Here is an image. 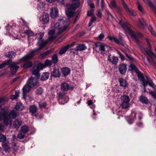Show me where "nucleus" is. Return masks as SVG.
<instances>
[{
  "label": "nucleus",
  "mask_w": 156,
  "mask_h": 156,
  "mask_svg": "<svg viewBox=\"0 0 156 156\" xmlns=\"http://www.w3.org/2000/svg\"><path fill=\"white\" fill-rule=\"evenodd\" d=\"M0 120L3 121V122L6 126L11 125L12 120L8 115V111L3 108L0 112Z\"/></svg>",
  "instance_id": "obj_1"
},
{
  "label": "nucleus",
  "mask_w": 156,
  "mask_h": 156,
  "mask_svg": "<svg viewBox=\"0 0 156 156\" xmlns=\"http://www.w3.org/2000/svg\"><path fill=\"white\" fill-rule=\"evenodd\" d=\"M126 32L128 33L131 37L134 38L136 41L137 44H139L140 42L138 40V38H142L143 37V34L141 33H135L133 31V30H125Z\"/></svg>",
  "instance_id": "obj_2"
},
{
  "label": "nucleus",
  "mask_w": 156,
  "mask_h": 156,
  "mask_svg": "<svg viewBox=\"0 0 156 156\" xmlns=\"http://www.w3.org/2000/svg\"><path fill=\"white\" fill-rule=\"evenodd\" d=\"M37 68V69L33 70L32 72V74L36 76L37 78H39L40 77V73L39 71L42 69L43 68L45 67L44 64L41 63H39L35 66Z\"/></svg>",
  "instance_id": "obj_3"
},
{
  "label": "nucleus",
  "mask_w": 156,
  "mask_h": 156,
  "mask_svg": "<svg viewBox=\"0 0 156 156\" xmlns=\"http://www.w3.org/2000/svg\"><path fill=\"white\" fill-rule=\"evenodd\" d=\"M35 52H36L34 50L31 51L27 55H25L20 59V61L27 62L28 61L31 59L34 56V53Z\"/></svg>",
  "instance_id": "obj_4"
},
{
  "label": "nucleus",
  "mask_w": 156,
  "mask_h": 156,
  "mask_svg": "<svg viewBox=\"0 0 156 156\" xmlns=\"http://www.w3.org/2000/svg\"><path fill=\"white\" fill-rule=\"evenodd\" d=\"M127 65L126 63L122 62L120 64L119 66V73L123 75H124L126 72Z\"/></svg>",
  "instance_id": "obj_5"
},
{
  "label": "nucleus",
  "mask_w": 156,
  "mask_h": 156,
  "mask_svg": "<svg viewBox=\"0 0 156 156\" xmlns=\"http://www.w3.org/2000/svg\"><path fill=\"white\" fill-rule=\"evenodd\" d=\"M74 87L73 86H70L66 83H62L60 86L61 90L64 91H67L68 90H72Z\"/></svg>",
  "instance_id": "obj_6"
},
{
  "label": "nucleus",
  "mask_w": 156,
  "mask_h": 156,
  "mask_svg": "<svg viewBox=\"0 0 156 156\" xmlns=\"http://www.w3.org/2000/svg\"><path fill=\"white\" fill-rule=\"evenodd\" d=\"M19 64V62H13L9 67L12 74H14L16 73L19 68V66L17 65Z\"/></svg>",
  "instance_id": "obj_7"
},
{
  "label": "nucleus",
  "mask_w": 156,
  "mask_h": 156,
  "mask_svg": "<svg viewBox=\"0 0 156 156\" xmlns=\"http://www.w3.org/2000/svg\"><path fill=\"white\" fill-rule=\"evenodd\" d=\"M138 79L140 81L142 82L144 89V90H146V87L147 86V83H146V80H145V78L143 76L142 73L139 70L138 72L136 73Z\"/></svg>",
  "instance_id": "obj_8"
},
{
  "label": "nucleus",
  "mask_w": 156,
  "mask_h": 156,
  "mask_svg": "<svg viewBox=\"0 0 156 156\" xmlns=\"http://www.w3.org/2000/svg\"><path fill=\"white\" fill-rule=\"evenodd\" d=\"M41 22L43 24H46L49 22V16L48 13L46 12H43L41 17Z\"/></svg>",
  "instance_id": "obj_9"
},
{
  "label": "nucleus",
  "mask_w": 156,
  "mask_h": 156,
  "mask_svg": "<svg viewBox=\"0 0 156 156\" xmlns=\"http://www.w3.org/2000/svg\"><path fill=\"white\" fill-rule=\"evenodd\" d=\"M64 91H59L57 92V95L58 98V102L60 104H64L65 102H62V100L65 98L66 93L63 92Z\"/></svg>",
  "instance_id": "obj_10"
},
{
  "label": "nucleus",
  "mask_w": 156,
  "mask_h": 156,
  "mask_svg": "<svg viewBox=\"0 0 156 156\" xmlns=\"http://www.w3.org/2000/svg\"><path fill=\"white\" fill-rule=\"evenodd\" d=\"M122 1L123 6L126 11L130 13L132 16H136V12L128 7L127 5L125 2L124 0H122Z\"/></svg>",
  "instance_id": "obj_11"
},
{
  "label": "nucleus",
  "mask_w": 156,
  "mask_h": 156,
  "mask_svg": "<svg viewBox=\"0 0 156 156\" xmlns=\"http://www.w3.org/2000/svg\"><path fill=\"white\" fill-rule=\"evenodd\" d=\"M27 83L31 87H33L36 85L37 84V79L31 77L29 78Z\"/></svg>",
  "instance_id": "obj_12"
},
{
  "label": "nucleus",
  "mask_w": 156,
  "mask_h": 156,
  "mask_svg": "<svg viewBox=\"0 0 156 156\" xmlns=\"http://www.w3.org/2000/svg\"><path fill=\"white\" fill-rule=\"evenodd\" d=\"M111 55L110 54L108 57V60L112 64L115 65H116L118 62L119 59L117 57L115 56H111Z\"/></svg>",
  "instance_id": "obj_13"
},
{
  "label": "nucleus",
  "mask_w": 156,
  "mask_h": 156,
  "mask_svg": "<svg viewBox=\"0 0 156 156\" xmlns=\"http://www.w3.org/2000/svg\"><path fill=\"white\" fill-rule=\"evenodd\" d=\"M58 14V10L56 7L51 8L50 9V16L53 19L55 18Z\"/></svg>",
  "instance_id": "obj_14"
},
{
  "label": "nucleus",
  "mask_w": 156,
  "mask_h": 156,
  "mask_svg": "<svg viewBox=\"0 0 156 156\" xmlns=\"http://www.w3.org/2000/svg\"><path fill=\"white\" fill-rule=\"evenodd\" d=\"M14 109L11 110L8 115L9 118L12 119H14L19 116V113Z\"/></svg>",
  "instance_id": "obj_15"
},
{
  "label": "nucleus",
  "mask_w": 156,
  "mask_h": 156,
  "mask_svg": "<svg viewBox=\"0 0 156 156\" xmlns=\"http://www.w3.org/2000/svg\"><path fill=\"white\" fill-rule=\"evenodd\" d=\"M51 77L59 78L60 76V73L58 69H54L53 71L51 73Z\"/></svg>",
  "instance_id": "obj_16"
},
{
  "label": "nucleus",
  "mask_w": 156,
  "mask_h": 156,
  "mask_svg": "<svg viewBox=\"0 0 156 156\" xmlns=\"http://www.w3.org/2000/svg\"><path fill=\"white\" fill-rule=\"evenodd\" d=\"M30 112L32 113V115L35 117L37 116V108L35 105H31L29 108Z\"/></svg>",
  "instance_id": "obj_17"
},
{
  "label": "nucleus",
  "mask_w": 156,
  "mask_h": 156,
  "mask_svg": "<svg viewBox=\"0 0 156 156\" xmlns=\"http://www.w3.org/2000/svg\"><path fill=\"white\" fill-rule=\"evenodd\" d=\"M119 82L120 83V86L124 88L128 87V83L127 81L124 79L120 78L118 79Z\"/></svg>",
  "instance_id": "obj_18"
},
{
  "label": "nucleus",
  "mask_w": 156,
  "mask_h": 156,
  "mask_svg": "<svg viewBox=\"0 0 156 156\" xmlns=\"http://www.w3.org/2000/svg\"><path fill=\"white\" fill-rule=\"evenodd\" d=\"M109 47L104 44L101 43L100 44L99 46V50L100 51L101 53L102 54L105 53L108 51L106 50L107 48H108Z\"/></svg>",
  "instance_id": "obj_19"
},
{
  "label": "nucleus",
  "mask_w": 156,
  "mask_h": 156,
  "mask_svg": "<svg viewBox=\"0 0 156 156\" xmlns=\"http://www.w3.org/2000/svg\"><path fill=\"white\" fill-rule=\"evenodd\" d=\"M119 24L122 26L124 29H131L132 28L130 25L127 22H123L122 20L119 22Z\"/></svg>",
  "instance_id": "obj_20"
},
{
  "label": "nucleus",
  "mask_w": 156,
  "mask_h": 156,
  "mask_svg": "<svg viewBox=\"0 0 156 156\" xmlns=\"http://www.w3.org/2000/svg\"><path fill=\"white\" fill-rule=\"evenodd\" d=\"M61 71L64 76H66L69 75L71 71L70 69L66 67L62 68L61 69Z\"/></svg>",
  "instance_id": "obj_21"
},
{
  "label": "nucleus",
  "mask_w": 156,
  "mask_h": 156,
  "mask_svg": "<svg viewBox=\"0 0 156 156\" xmlns=\"http://www.w3.org/2000/svg\"><path fill=\"white\" fill-rule=\"evenodd\" d=\"M18 22L20 24V26H24V29L29 28L27 23L23 18H21L18 19Z\"/></svg>",
  "instance_id": "obj_22"
},
{
  "label": "nucleus",
  "mask_w": 156,
  "mask_h": 156,
  "mask_svg": "<svg viewBox=\"0 0 156 156\" xmlns=\"http://www.w3.org/2000/svg\"><path fill=\"white\" fill-rule=\"evenodd\" d=\"M87 47L84 44H79L74 49L75 51H81L86 50Z\"/></svg>",
  "instance_id": "obj_23"
},
{
  "label": "nucleus",
  "mask_w": 156,
  "mask_h": 156,
  "mask_svg": "<svg viewBox=\"0 0 156 156\" xmlns=\"http://www.w3.org/2000/svg\"><path fill=\"white\" fill-rule=\"evenodd\" d=\"M128 70L134 71L136 73L138 72L139 70L135 65L130 63L128 68Z\"/></svg>",
  "instance_id": "obj_24"
},
{
  "label": "nucleus",
  "mask_w": 156,
  "mask_h": 156,
  "mask_svg": "<svg viewBox=\"0 0 156 156\" xmlns=\"http://www.w3.org/2000/svg\"><path fill=\"white\" fill-rule=\"evenodd\" d=\"M24 108L23 105L21 102H18L15 105L14 109L16 111H20L22 110Z\"/></svg>",
  "instance_id": "obj_25"
},
{
  "label": "nucleus",
  "mask_w": 156,
  "mask_h": 156,
  "mask_svg": "<svg viewBox=\"0 0 156 156\" xmlns=\"http://www.w3.org/2000/svg\"><path fill=\"white\" fill-rule=\"evenodd\" d=\"M109 39L112 41H114L116 43L119 44H122L119 40H118L114 36H109L108 37Z\"/></svg>",
  "instance_id": "obj_26"
},
{
  "label": "nucleus",
  "mask_w": 156,
  "mask_h": 156,
  "mask_svg": "<svg viewBox=\"0 0 156 156\" xmlns=\"http://www.w3.org/2000/svg\"><path fill=\"white\" fill-rule=\"evenodd\" d=\"M49 74V73L48 72L43 73L41 76L40 80L44 81L47 80L48 78Z\"/></svg>",
  "instance_id": "obj_27"
},
{
  "label": "nucleus",
  "mask_w": 156,
  "mask_h": 156,
  "mask_svg": "<svg viewBox=\"0 0 156 156\" xmlns=\"http://www.w3.org/2000/svg\"><path fill=\"white\" fill-rule=\"evenodd\" d=\"M74 1L76 2L75 3H72L70 5V8L72 9H74L78 7L80 4V2L79 0H76Z\"/></svg>",
  "instance_id": "obj_28"
},
{
  "label": "nucleus",
  "mask_w": 156,
  "mask_h": 156,
  "mask_svg": "<svg viewBox=\"0 0 156 156\" xmlns=\"http://www.w3.org/2000/svg\"><path fill=\"white\" fill-rule=\"evenodd\" d=\"M22 121L20 119H16L13 122V126L15 128H18L22 124Z\"/></svg>",
  "instance_id": "obj_29"
},
{
  "label": "nucleus",
  "mask_w": 156,
  "mask_h": 156,
  "mask_svg": "<svg viewBox=\"0 0 156 156\" xmlns=\"http://www.w3.org/2000/svg\"><path fill=\"white\" fill-rule=\"evenodd\" d=\"M48 41H43L40 44V46L37 49H34V51L36 52L37 51L40 50L42 48H44L48 43Z\"/></svg>",
  "instance_id": "obj_30"
},
{
  "label": "nucleus",
  "mask_w": 156,
  "mask_h": 156,
  "mask_svg": "<svg viewBox=\"0 0 156 156\" xmlns=\"http://www.w3.org/2000/svg\"><path fill=\"white\" fill-rule=\"evenodd\" d=\"M31 88V87H30L29 85L26 83V84L23 88V93L28 92L30 90Z\"/></svg>",
  "instance_id": "obj_31"
},
{
  "label": "nucleus",
  "mask_w": 156,
  "mask_h": 156,
  "mask_svg": "<svg viewBox=\"0 0 156 156\" xmlns=\"http://www.w3.org/2000/svg\"><path fill=\"white\" fill-rule=\"evenodd\" d=\"M44 89L41 87H38L36 89L35 93L37 95H41L44 93Z\"/></svg>",
  "instance_id": "obj_32"
},
{
  "label": "nucleus",
  "mask_w": 156,
  "mask_h": 156,
  "mask_svg": "<svg viewBox=\"0 0 156 156\" xmlns=\"http://www.w3.org/2000/svg\"><path fill=\"white\" fill-rule=\"evenodd\" d=\"M121 102H129L130 99L129 96L124 94L122 95L121 96Z\"/></svg>",
  "instance_id": "obj_33"
},
{
  "label": "nucleus",
  "mask_w": 156,
  "mask_h": 156,
  "mask_svg": "<svg viewBox=\"0 0 156 156\" xmlns=\"http://www.w3.org/2000/svg\"><path fill=\"white\" fill-rule=\"evenodd\" d=\"M140 101L143 103L147 104L148 103V101L147 98L144 96H141L140 98Z\"/></svg>",
  "instance_id": "obj_34"
},
{
  "label": "nucleus",
  "mask_w": 156,
  "mask_h": 156,
  "mask_svg": "<svg viewBox=\"0 0 156 156\" xmlns=\"http://www.w3.org/2000/svg\"><path fill=\"white\" fill-rule=\"evenodd\" d=\"M146 77L147 80V81L146 80V83H147V85L148 84L149 86H150L151 87L153 88H154V84L153 83L152 80L150 78H149L147 76H146Z\"/></svg>",
  "instance_id": "obj_35"
},
{
  "label": "nucleus",
  "mask_w": 156,
  "mask_h": 156,
  "mask_svg": "<svg viewBox=\"0 0 156 156\" xmlns=\"http://www.w3.org/2000/svg\"><path fill=\"white\" fill-rule=\"evenodd\" d=\"M33 65V63L31 61H28L24 63L22 66V67L24 69H27L30 68Z\"/></svg>",
  "instance_id": "obj_36"
},
{
  "label": "nucleus",
  "mask_w": 156,
  "mask_h": 156,
  "mask_svg": "<svg viewBox=\"0 0 156 156\" xmlns=\"http://www.w3.org/2000/svg\"><path fill=\"white\" fill-rule=\"evenodd\" d=\"M69 49L67 45L62 48H61L60 50L59 51V54L60 55H62L65 53Z\"/></svg>",
  "instance_id": "obj_37"
},
{
  "label": "nucleus",
  "mask_w": 156,
  "mask_h": 156,
  "mask_svg": "<svg viewBox=\"0 0 156 156\" xmlns=\"http://www.w3.org/2000/svg\"><path fill=\"white\" fill-rule=\"evenodd\" d=\"M51 61L52 63L55 64L57 63L58 61V57L56 54H54L51 57Z\"/></svg>",
  "instance_id": "obj_38"
},
{
  "label": "nucleus",
  "mask_w": 156,
  "mask_h": 156,
  "mask_svg": "<svg viewBox=\"0 0 156 156\" xmlns=\"http://www.w3.org/2000/svg\"><path fill=\"white\" fill-rule=\"evenodd\" d=\"M16 54L13 51H9L6 55V56L10 58H13L15 57Z\"/></svg>",
  "instance_id": "obj_39"
},
{
  "label": "nucleus",
  "mask_w": 156,
  "mask_h": 156,
  "mask_svg": "<svg viewBox=\"0 0 156 156\" xmlns=\"http://www.w3.org/2000/svg\"><path fill=\"white\" fill-rule=\"evenodd\" d=\"M29 130V127L27 126H23L21 127L20 131L25 133L28 132Z\"/></svg>",
  "instance_id": "obj_40"
},
{
  "label": "nucleus",
  "mask_w": 156,
  "mask_h": 156,
  "mask_svg": "<svg viewBox=\"0 0 156 156\" xmlns=\"http://www.w3.org/2000/svg\"><path fill=\"white\" fill-rule=\"evenodd\" d=\"M66 13L69 18L72 17L74 13L73 11L69 9H68L67 10H66Z\"/></svg>",
  "instance_id": "obj_41"
},
{
  "label": "nucleus",
  "mask_w": 156,
  "mask_h": 156,
  "mask_svg": "<svg viewBox=\"0 0 156 156\" xmlns=\"http://www.w3.org/2000/svg\"><path fill=\"white\" fill-rule=\"evenodd\" d=\"M51 25L52 27L54 26L55 29H62L58 23H55L54 22H52L51 23Z\"/></svg>",
  "instance_id": "obj_42"
},
{
  "label": "nucleus",
  "mask_w": 156,
  "mask_h": 156,
  "mask_svg": "<svg viewBox=\"0 0 156 156\" xmlns=\"http://www.w3.org/2000/svg\"><path fill=\"white\" fill-rule=\"evenodd\" d=\"M129 102H122L121 106L122 108L124 109H127L129 107Z\"/></svg>",
  "instance_id": "obj_43"
},
{
  "label": "nucleus",
  "mask_w": 156,
  "mask_h": 156,
  "mask_svg": "<svg viewBox=\"0 0 156 156\" xmlns=\"http://www.w3.org/2000/svg\"><path fill=\"white\" fill-rule=\"evenodd\" d=\"M139 23L141 25V27L144 28H147L145 27V26L146 25V23L145 22L144 20L143 19L141 18L139 20Z\"/></svg>",
  "instance_id": "obj_44"
},
{
  "label": "nucleus",
  "mask_w": 156,
  "mask_h": 156,
  "mask_svg": "<svg viewBox=\"0 0 156 156\" xmlns=\"http://www.w3.org/2000/svg\"><path fill=\"white\" fill-rule=\"evenodd\" d=\"M6 137L5 135L0 134V142L2 143L5 142L6 140Z\"/></svg>",
  "instance_id": "obj_45"
},
{
  "label": "nucleus",
  "mask_w": 156,
  "mask_h": 156,
  "mask_svg": "<svg viewBox=\"0 0 156 156\" xmlns=\"http://www.w3.org/2000/svg\"><path fill=\"white\" fill-rule=\"evenodd\" d=\"M26 133L20 130L17 135V137L20 139H23L25 137Z\"/></svg>",
  "instance_id": "obj_46"
},
{
  "label": "nucleus",
  "mask_w": 156,
  "mask_h": 156,
  "mask_svg": "<svg viewBox=\"0 0 156 156\" xmlns=\"http://www.w3.org/2000/svg\"><path fill=\"white\" fill-rule=\"evenodd\" d=\"M144 53H146L147 55L149 56H150V58H151V56H150V55H153V53L152 51L150 49H149L147 50H146L144 48Z\"/></svg>",
  "instance_id": "obj_47"
},
{
  "label": "nucleus",
  "mask_w": 156,
  "mask_h": 156,
  "mask_svg": "<svg viewBox=\"0 0 156 156\" xmlns=\"http://www.w3.org/2000/svg\"><path fill=\"white\" fill-rule=\"evenodd\" d=\"M52 62L51 60H50L48 59H47L45 61L44 64L45 66H51L52 65Z\"/></svg>",
  "instance_id": "obj_48"
},
{
  "label": "nucleus",
  "mask_w": 156,
  "mask_h": 156,
  "mask_svg": "<svg viewBox=\"0 0 156 156\" xmlns=\"http://www.w3.org/2000/svg\"><path fill=\"white\" fill-rule=\"evenodd\" d=\"M148 3L150 7L153 9V11L156 14V8L151 2L149 1Z\"/></svg>",
  "instance_id": "obj_49"
},
{
  "label": "nucleus",
  "mask_w": 156,
  "mask_h": 156,
  "mask_svg": "<svg viewBox=\"0 0 156 156\" xmlns=\"http://www.w3.org/2000/svg\"><path fill=\"white\" fill-rule=\"evenodd\" d=\"M56 37V36L55 35L49 36L48 38L46 41H48V43L49 41H52L54 40Z\"/></svg>",
  "instance_id": "obj_50"
},
{
  "label": "nucleus",
  "mask_w": 156,
  "mask_h": 156,
  "mask_svg": "<svg viewBox=\"0 0 156 156\" xmlns=\"http://www.w3.org/2000/svg\"><path fill=\"white\" fill-rule=\"evenodd\" d=\"M24 33L28 36H31L33 35V31L30 30H26Z\"/></svg>",
  "instance_id": "obj_51"
},
{
  "label": "nucleus",
  "mask_w": 156,
  "mask_h": 156,
  "mask_svg": "<svg viewBox=\"0 0 156 156\" xmlns=\"http://www.w3.org/2000/svg\"><path fill=\"white\" fill-rule=\"evenodd\" d=\"M40 108H45L46 105V102H38Z\"/></svg>",
  "instance_id": "obj_52"
},
{
  "label": "nucleus",
  "mask_w": 156,
  "mask_h": 156,
  "mask_svg": "<svg viewBox=\"0 0 156 156\" xmlns=\"http://www.w3.org/2000/svg\"><path fill=\"white\" fill-rule=\"evenodd\" d=\"M111 8H115L116 6V2L115 1H113L111 2V4L109 5Z\"/></svg>",
  "instance_id": "obj_53"
},
{
  "label": "nucleus",
  "mask_w": 156,
  "mask_h": 156,
  "mask_svg": "<svg viewBox=\"0 0 156 156\" xmlns=\"http://www.w3.org/2000/svg\"><path fill=\"white\" fill-rule=\"evenodd\" d=\"M5 101L3 98H0V109L2 108V106L5 103Z\"/></svg>",
  "instance_id": "obj_54"
},
{
  "label": "nucleus",
  "mask_w": 156,
  "mask_h": 156,
  "mask_svg": "<svg viewBox=\"0 0 156 156\" xmlns=\"http://www.w3.org/2000/svg\"><path fill=\"white\" fill-rule=\"evenodd\" d=\"M5 129L4 125L2 123H0V131L4 132L5 131Z\"/></svg>",
  "instance_id": "obj_55"
},
{
  "label": "nucleus",
  "mask_w": 156,
  "mask_h": 156,
  "mask_svg": "<svg viewBox=\"0 0 156 156\" xmlns=\"http://www.w3.org/2000/svg\"><path fill=\"white\" fill-rule=\"evenodd\" d=\"M136 4L138 6V10L140 12H142V13H143L142 9V6L140 4L139 2L138 1H137L136 2Z\"/></svg>",
  "instance_id": "obj_56"
},
{
  "label": "nucleus",
  "mask_w": 156,
  "mask_h": 156,
  "mask_svg": "<svg viewBox=\"0 0 156 156\" xmlns=\"http://www.w3.org/2000/svg\"><path fill=\"white\" fill-rule=\"evenodd\" d=\"M6 65H9V67L11 66V64H12V60L11 59H8L7 61H5Z\"/></svg>",
  "instance_id": "obj_57"
},
{
  "label": "nucleus",
  "mask_w": 156,
  "mask_h": 156,
  "mask_svg": "<svg viewBox=\"0 0 156 156\" xmlns=\"http://www.w3.org/2000/svg\"><path fill=\"white\" fill-rule=\"evenodd\" d=\"M149 94H151L154 98H156V93L154 91L150 90L149 92Z\"/></svg>",
  "instance_id": "obj_58"
},
{
  "label": "nucleus",
  "mask_w": 156,
  "mask_h": 156,
  "mask_svg": "<svg viewBox=\"0 0 156 156\" xmlns=\"http://www.w3.org/2000/svg\"><path fill=\"white\" fill-rule=\"evenodd\" d=\"M125 54L126 55V57L130 60L132 61H133L134 60V58L132 57L131 55H128L126 53H125Z\"/></svg>",
  "instance_id": "obj_59"
},
{
  "label": "nucleus",
  "mask_w": 156,
  "mask_h": 156,
  "mask_svg": "<svg viewBox=\"0 0 156 156\" xmlns=\"http://www.w3.org/2000/svg\"><path fill=\"white\" fill-rule=\"evenodd\" d=\"M52 51V49H50L48 50L43 53V55H47L49 54Z\"/></svg>",
  "instance_id": "obj_60"
},
{
  "label": "nucleus",
  "mask_w": 156,
  "mask_h": 156,
  "mask_svg": "<svg viewBox=\"0 0 156 156\" xmlns=\"http://www.w3.org/2000/svg\"><path fill=\"white\" fill-rule=\"evenodd\" d=\"M118 53L119 55V58L122 60H123L125 59L124 56L119 51H118Z\"/></svg>",
  "instance_id": "obj_61"
},
{
  "label": "nucleus",
  "mask_w": 156,
  "mask_h": 156,
  "mask_svg": "<svg viewBox=\"0 0 156 156\" xmlns=\"http://www.w3.org/2000/svg\"><path fill=\"white\" fill-rule=\"evenodd\" d=\"M97 16L99 18H101L102 16V14L101 10H99L98 11L97 13L96 14Z\"/></svg>",
  "instance_id": "obj_62"
},
{
  "label": "nucleus",
  "mask_w": 156,
  "mask_h": 156,
  "mask_svg": "<svg viewBox=\"0 0 156 156\" xmlns=\"http://www.w3.org/2000/svg\"><path fill=\"white\" fill-rule=\"evenodd\" d=\"M55 30H50L48 32V34L49 36L54 35Z\"/></svg>",
  "instance_id": "obj_63"
},
{
  "label": "nucleus",
  "mask_w": 156,
  "mask_h": 156,
  "mask_svg": "<svg viewBox=\"0 0 156 156\" xmlns=\"http://www.w3.org/2000/svg\"><path fill=\"white\" fill-rule=\"evenodd\" d=\"M76 44L75 42H73L71 44H68L67 45V46L68 47V48H69L70 47H73Z\"/></svg>",
  "instance_id": "obj_64"
}]
</instances>
